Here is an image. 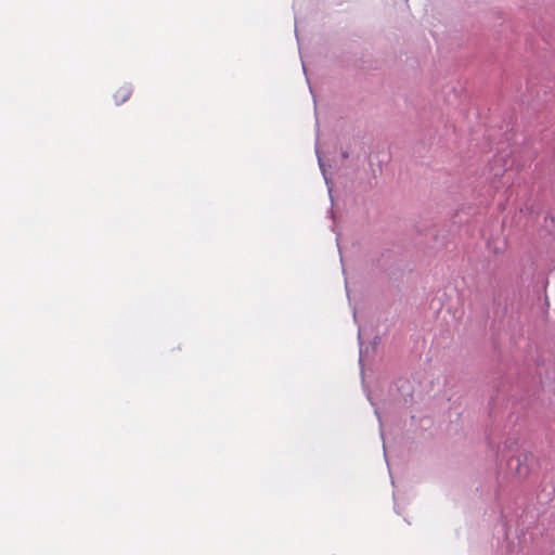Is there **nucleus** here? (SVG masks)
<instances>
[{
  "label": "nucleus",
  "mask_w": 555,
  "mask_h": 555,
  "mask_svg": "<svg viewBox=\"0 0 555 555\" xmlns=\"http://www.w3.org/2000/svg\"><path fill=\"white\" fill-rule=\"evenodd\" d=\"M131 94V88L128 86L121 87L114 95L116 104H121L129 99Z\"/></svg>",
  "instance_id": "obj_1"
},
{
  "label": "nucleus",
  "mask_w": 555,
  "mask_h": 555,
  "mask_svg": "<svg viewBox=\"0 0 555 555\" xmlns=\"http://www.w3.org/2000/svg\"><path fill=\"white\" fill-rule=\"evenodd\" d=\"M317 156H318L319 167H320V169L322 171V175H323V178L325 180V183L328 185V178H327V175H326V170L324 168V164H323V162H322L318 151H317Z\"/></svg>",
  "instance_id": "obj_2"
},
{
  "label": "nucleus",
  "mask_w": 555,
  "mask_h": 555,
  "mask_svg": "<svg viewBox=\"0 0 555 555\" xmlns=\"http://www.w3.org/2000/svg\"><path fill=\"white\" fill-rule=\"evenodd\" d=\"M517 462H518L517 473L520 477H525L527 475L528 470L521 467L520 459H518Z\"/></svg>",
  "instance_id": "obj_3"
},
{
  "label": "nucleus",
  "mask_w": 555,
  "mask_h": 555,
  "mask_svg": "<svg viewBox=\"0 0 555 555\" xmlns=\"http://www.w3.org/2000/svg\"><path fill=\"white\" fill-rule=\"evenodd\" d=\"M374 412H375V414H376V416H377V418H378L379 423L382 424V416H380V414H379L378 409H377V408H375Z\"/></svg>",
  "instance_id": "obj_4"
},
{
  "label": "nucleus",
  "mask_w": 555,
  "mask_h": 555,
  "mask_svg": "<svg viewBox=\"0 0 555 555\" xmlns=\"http://www.w3.org/2000/svg\"><path fill=\"white\" fill-rule=\"evenodd\" d=\"M359 362H360V364H362V362H363V350H362V348H360Z\"/></svg>",
  "instance_id": "obj_5"
}]
</instances>
